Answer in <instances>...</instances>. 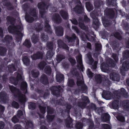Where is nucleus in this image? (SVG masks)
<instances>
[{"mask_svg": "<svg viewBox=\"0 0 129 129\" xmlns=\"http://www.w3.org/2000/svg\"><path fill=\"white\" fill-rule=\"evenodd\" d=\"M113 94L114 96L109 91H107L104 93L103 95L107 100L118 98L121 95L125 98H127L128 97V93L123 88H121L120 90L115 91L114 92Z\"/></svg>", "mask_w": 129, "mask_h": 129, "instance_id": "obj_1", "label": "nucleus"}, {"mask_svg": "<svg viewBox=\"0 0 129 129\" xmlns=\"http://www.w3.org/2000/svg\"><path fill=\"white\" fill-rule=\"evenodd\" d=\"M15 75H16V78L13 76H12L10 78V81L11 82L15 85L17 84L19 80L23 81L21 84V88L22 90H24V93H26L27 84V83L23 81V79L21 75L18 73H16Z\"/></svg>", "mask_w": 129, "mask_h": 129, "instance_id": "obj_2", "label": "nucleus"}, {"mask_svg": "<svg viewBox=\"0 0 129 129\" xmlns=\"http://www.w3.org/2000/svg\"><path fill=\"white\" fill-rule=\"evenodd\" d=\"M23 29V26L21 25L19 26H15L14 25H10L8 27V31L10 33H15L16 34V39L17 41L21 40L23 36L22 30Z\"/></svg>", "mask_w": 129, "mask_h": 129, "instance_id": "obj_3", "label": "nucleus"}, {"mask_svg": "<svg viewBox=\"0 0 129 129\" xmlns=\"http://www.w3.org/2000/svg\"><path fill=\"white\" fill-rule=\"evenodd\" d=\"M9 89L11 92L13 93L14 96L18 97L19 102L21 103H25L26 101V97L24 95L21 93L18 89L16 88L13 86L9 85Z\"/></svg>", "mask_w": 129, "mask_h": 129, "instance_id": "obj_4", "label": "nucleus"}, {"mask_svg": "<svg viewBox=\"0 0 129 129\" xmlns=\"http://www.w3.org/2000/svg\"><path fill=\"white\" fill-rule=\"evenodd\" d=\"M30 15H31L34 17L36 16L37 15L36 10L35 9H34L31 10L29 12V15L27 14L25 15V20L29 23L32 22L34 20V19L33 17H31Z\"/></svg>", "mask_w": 129, "mask_h": 129, "instance_id": "obj_5", "label": "nucleus"}, {"mask_svg": "<svg viewBox=\"0 0 129 129\" xmlns=\"http://www.w3.org/2000/svg\"><path fill=\"white\" fill-rule=\"evenodd\" d=\"M115 64L114 62H112L111 63L109 64V66L105 63H103L101 64V68L103 72L109 73V66L113 67L115 66Z\"/></svg>", "mask_w": 129, "mask_h": 129, "instance_id": "obj_6", "label": "nucleus"}, {"mask_svg": "<svg viewBox=\"0 0 129 129\" xmlns=\"http://www.w3.org/2000/svg\"><path fill=\"white\" fill-rule=\"evenodd\" d=\"M75 2L77 5L74 9V10L77 13H81L83 11V7L81 6L80 0H76Z\"/></svg>", "mask_w": 129, "mask_h": 129, "instance_id": "obj_7", "label": "nucleus"}, {"mask_svg": "<svg viewBox=\"0 0 129 129\" xmlns=\"http://www.w3.org/2000/svg\"><path fill=\"white\" fill-rule=\"evenodd\" d=\"M129 69V61H124L122 65L120 72L123 75H125V71H127Z\"/></svg>", "mask_w": 129, "mask_h": 129, "instance_id": "obj_8", "label": "nucleus"}, {"mask_svg": "<svg viewBox=\"0 0 129 129\" xmlns=\"http://www.w3.org/2000/svg\"><path fill=\"white\" fill-rule=\"evenodd\" d=\"M52 45L53 44L52 43H47V47L50 50L47 52L46 54V57L48 59H50L52 57L54 54V53L52 50L53 48Z\"/></svg>", "mask_w": 129, "mask_h": 129, "instance_id": "obj_9", "label": "nucleus"}, {"mask_svg": "<svg viewBox=\"0 0 129 129\" xmlns=\"http://www.w3.org/2000/svg\"><path fill=\"white\" fill-rule=\"evenodd\" d=\"M47 120L48 122L51 121L54 117V115H51L53 112V110L51 108L49 107H47Z\"/></svg>", "mask_w": 129, "mask_h": 129, "instance_id": "obj_10", "label": "nucleus"}, {"mask_svg": "<svg viewBox=\"0 0 129 129\" xmlns=\"http://www.w3.org/2000/svg\"><path fill=\"white\" fill-rule=\"evenodd\" d=\"M82 98L83 101V103H80L79 106L82 108H85L87 103H89L88 98L86 96L82 95Z\"/></svg>", "mask_w": 129, "mask_h": 129, "instance_id": "obj_11", "label": "nucleus"}, {"mask_svg": "<svg viewBox=\"0 0 129 129\" xmlns=\"http://www.w3.org/2000/svg\"><path fill=\"white\" fill-rule=\"evenodd\" d=\"M110 78L112 80L117 81H119L120 79L119 75L115 72H113L110 74Z\"/></svg>", "mask_w": 129, "mask_h": 129, "instance_id": "obj_12", "label": "nucleus"}, {"mask_svg": "<svg viewBox=\"0 0 129 129\" xmlns=\"http://www.w3.org/2000/svg\"><path fill=\"white\" fill-rule=\"evenodd\" d=\"M58 87L55 86H53L50 89L54 95L57 96L60 94L59 90L60 86L59 85Z\"/></svg>", "mask_w": 129, "mask_h": 129, "instance_id": "obj_13", "label": "nucleus"}, {"mask_svg": "<svg viewBox=\"0 0 129 129\" xmlns=\"http://www.w3.org/2000/svg\"><path fill=\"white\" fill-rule=\"evenodd\" d=\"M12 36L7 35L6 36L5 38L4 42H6V45L8 46V44L10 45L11 47H13L15 46V44L14 43H13L11 44L9 43V42L10 41L12 40Z\"/></svg>", "mask_w": 129, "mask_h": 129, "instance_id": "obj_14", "label": "nucleus"}, {"mask_svg": "<svg viewBox=\"0 0 129 129\" xmlns=\"http://www.w3.org/2000/svg\"><path fill=\"white\" fill-rule=\"evenodd\" d=\"M76 58L77 61L78 62V67L82 70L83 68V65L81 55H79L78 56L76 57Z\"/></svg>", "mask_w": 129, "mask_h": 129, "instance_id": "obj_15", "label": "nucleus"}, {"mask_svg": "<svg viewBox=\"0 0 129 129\" xmlns=\"http://www.w3.org/2000/svg\"><path fill=\"white\" fill-rule=\"evenodd\" d=\"M52 19L55 22L59 23L61 21V19L58 14H54L53 15Z\"/></svg>", "mask_w": 129, "mask_h": 129, "instance_id": "obj_16", "label": "nucleus"}, {"mask_svg": "<svg viewBox=\"0 0 129 129\" xmlns=\"http://www.w3.org/2000/svg\"><path fill=\"white\" fill-rule=\"evenodd\" d=\"M122 105L124 110L129 111V100L124 101L122 102Z\"/></svg>", "mask_w": 129, "mask_h": 129, "instance_id": "obj_17", "label": "nucleus"}, {"mask_svg": "<svg viewBox=\"0 0 129 129\" xmlns=\"http://www.w3.org/2000/svg\"><path fill=\"white\" fill-rule=\"evenodd\" d=\"M43 53L41 52H38L36 54L31 56L32 60H35L37 59L42 58Z\"/></svg>", "mask_w": 129, "mask_h": 129, "instance_id": "obj_18", "label": "nucleus"}, {"mask_svg": "<svg viewBox=\"0 0 129 129\" xmlns=\"http://www.w3.org/2000/svg\"><path fill=\"white\" fill-rule=\"evenodd\" d=\"M118 98H116L115 100L114 99L115 101L113 102L112 104V107L114 109H117L119 108V101L118 100Z\"/></svg>", "mask_w": 129, "mask_h": 129, "instance_id": "obj_19", "label": "nucleus"}, {"mask_svg": "<svg viewBox=\"0 0 129 129\" xmlns=\"http://www.w3.org/2000/svg\"><path fill=\"white\" fill-rule=\"evenodd\" d=\"M56 79L58 82H60L63 81L64 77L63 75L61 74L59 72H57L56 74Z\"/></svg>", "mask_w": 129, "mask_h": 129, "instance_id": "obj_20", "label": "nucleus"}, {"mask_svg": "<svg viewBox=\"0 0 129 129\" xmlns=\"http://www.w3.org/2000/svg\"><path fill=\"white\" fill-rule=\"evenodd\" d=\"M40 80L41 82L44 84H46L48 83V81L47 76L43 74L41 77Z\"/></svg>", "mask_w": 129, "mask_h": 129, "instance_id": "obj_21", "label": "nucleus"}, {"mask_svg": "<svg viewBox=\"0 0 129 129\" xmlns=\"http://www.w3.org/2000/svg\"><path fill=\"white\" fill-rule=\"evenodd\" d=\"M56 33L57 36H61L63 35V28L61 27H56L55 29Z\"/></svg>", "mask_w": 129, "mask_h": 129, "instance_id": "obj_22", "label": "nucleus"}, {"mask_svg": "<svg viewBox=\"0 0 129 129\" xmlns=\"http://www.w3.org/2000/svg\"><path fill=\"white\" fill-rule=\"evenodd\" d=\"M6 94L4 92H2L0 93V102H4L6 99Z\"/></svg>", "mask_w": 129, "mask_h": 129, "instance_id": "obj_23", "label": "nucleus"}, {"mask_svg": "<svg viewBox=\"0 0 129 129\" xmlns=\"http://www.w3.org/2000/svg\"><path fill=\"white\" fill-rule=\"evenodd\" d=\"M39 108L40 109L41 112V113L43 114L42 115H41L39 114H38L40 118L41 119H43L44 118V116L43 114H44L45 113V107H43L41 106H39Z\"/></svg>", "mask_w": 129, "mask_h": 129, "instance_id": "obj_24", "label": "nucleus"}, {"mask_svg": "<svg viewBox=\"0 0 129 129\" xmlns=\"http://www.w3.org/2000/svg\"><path fill=\"white\" fill-rule=\"evenodd\" d=\"M72 120L70 117H69L66 121V125L67 127H71L72 126Z\"/></svg>", "mask_w": 129, "mask_h": 129, "instance_id": "obj_25", "label": "nucleus"}, {"mask_svg": "<svg viewBox=\"0 0 129 129\" xmlns=\"http://www.w3.org/2000/svg\"><path fill=\"white\" fill-rule=\"evenodd\" d=\"M110 117L108 114L106 113L103 114L101 116L102 120L104 121H106L109 120Z\"/></svg>", "mask_w": 129, "mask_h": 129, "instance_id": "obj_26", "label": "nucleus"}, {"mask_svg": "<svg viewBox=\"0 0 129 129\" xmlns=\"http://www.w3.org/2000/svg\"><path fill=\"white\" fill-rule=\"evenodd\" d=\"M60 14L63 19H68V13L66 11L61 10L60 12Z\"/></svg>", "mask_w": 129, "mask_h": 129, "instance_id": "obj_27", "label": "nucleus"}, {"mask_svg": "<svg viewBox=\"0 0 129 129\" xmlns=\"http://www.w3.org/2000/svg\"><path fill=\"white\" fill-rule=\"evenodd\" d=\"M77 83L78 86H81L82 87H84L85 89H86V86L84 84V81L82 78L80 80L78 79Z\"/></svg>", "mask_w": 129, "mask_h": 129, "instance_id": "obj_28", "label": "nucleus"}, {"mask_svg": "<svg viewBox=\"0 0 129 129\" xmlns=\"http://www.w3.org/2000/svg\"><path fill=\"white\" fill-rule=\"evenodd\" d=\"M31 39L32 42L35 44L38 41V36L37 35L34 34L32 37Z\"/></svg>", "mask_w": 129, "mask_h": 129, "instance_id": "obj_29", "label": "nucleus"}, {"mask_svg": "<svg viewBox=\"0 0 129 129\" xmlns=\"http://www.w3.org/2000/svg\"><path fill=\"white\" fill-rule=\"evenodd\" d=\"M44 70L45 72L47 74L50 75L51 73V69L49 66H46Z\"/></svg>", "mask_w": 129, "mask_h": 129, "instance_id": "obj_30", "label": "nucleus"}, {"mask_svg": "<svg viewBox=\"0 0 129 129\" xmlns=\"http://www.w3.org/2000/svg\"><path fill=\"white\" fill-rule=\"evenodd\" d=\"M7 50L6 48L2 47H0V54L2 56H4L6 54Z\"/></svg>", "mask_w": 129, "mask_h": 129, "instance_id": "obj_31", "label": "nucleus"}, {"mask_svg": "<svg viewBox=\"0 0 129 129\" xmlns=\"http://www.w3.org/2000/svg\"><path fill=\"white\" fill-rule=\"evenodd\" d=\"M23 45L28 48H29L31 46V44L30 41L26 39L23 43Z\"/></svg>", "mask_w": 129, "mask_h": 129, "instance_id": "obj_32", "label": "nucleus"}, {"mask_svg": "<svg viewBox=\"0 0 129 129\" xmlns=\"http://www.w3.org/2000/svg\"><path fill=\"white\" fill-rule=\"evenodd\" d=\"M86 6L87 9L89 11L93 9L92 5L89 2H87L86 3Z\"/></svg>", "mask_w": 129, "mask_h": 129, "instance_id": "obj_33", "label": "nucleus"}, {"mask_svg": "<svg viewBox=\"0 0 129 129\" xmlns=\"http://www.w3.org/2000/svg\"><path fill=\"white\" fill-rule=\"evenodd\" d=\"M27 121V122L25 121L26 124V125L25 126L26 128H29V127H32L33 126V125L32 122L30 120Z\"/></svg>", "mask_w": 129, "mask_h": 129, "instance_id": "obj_34", "label": "nucleus"}, {"mask_svg": "<svg viewBox=\"0 0 129 129\" xmlns=\"http://www.w3.org/2000/svg\"><path fill=\"white\" fill-rule=\"evenodd\" d=\"M48 21H45V30L46 31H49L50 33L51 32V28L48 23Z\"/></svg>", "mask_w": 129, "mask_h": 129, "instance_id": "obj_35", "label": "nucleus"}, {"mask_svg": "<svg viewBox=\"0 0 129 129\" xmlns=\"http://www.w3.org/2000/svg\"><path fill=\"white\" fill-rule=\"evenodd\" d=\"M7 21L10 24H12L15 22V19L14 18L9 16H8L7 18Z\"/></svg>", "mask_w": 129, "mask_h": 129, "instance_id": "obj_36", "label": "nucleus"}, {"mask_svg": "<svg viewBox=\"0 0 129 129\" xmlns=\"http://www.w3.org/2000/svg\"><path fill=\"white\" fill-rule=\"evenodd\" d=\"M24 63L26 65H28L30 62V61L26 56H24L22 59Z\"/></svg>", "mask_w": 129, "mask_h": 129, "instance_id": "obj_37", "label": "nucleus"}, {"mask_svg": "<svg viewBox=\"0 0 129 129\" xmlns=\"http://www.w3.org/2000/svg\"><path fill=\"white\" fill-rule=\"evenodd\" d=\"M31 74L34 77H37L39 75V72L37 70H33L31 72Z\"/></svg>", "mask_w": 129, "mask_h": 129, "instance_id": "obj_38", "label": "nucleus"}, {"mask_svg": "<svg viewBox=\"0 0 129 129\" xmlns=\"http://www.w3.org/2000/svg\"><path fill=\"white\" fill-rule=\"evenodd\" d=\"M65 57L61 55H57L56 57V59L58 62H60L62 60L64 59Z\"/></svg>", "mask_w": 129, "mask_h": 129, "instance_id": "obj_39", "label": "nucleus"}, {"mask_svg": "<svg viewBox=\"0 0 129 129\" xmlns=\"http://www.w3.org/2000/svg\"><path fill=\"white\" fill-rule=\"evenodd\" d=\"M46 64V63L45 62L42 61L38 64V67L40 70H43Z\"/></svg>", "mask_w": 129, "mask_h": 129, "instance_id": "obj_40", "label": "nucleus"}, {"mask_svg": "<svg viewBox=\"0 0 129 129\" xmlns=\"http://www.w3.org/2000/svg\"><path fill=\"white\" fill-rule=\"evenodd\" d=\"M35 27L36 30L40 31L42 29V26L40 24L38 23L36 24Z\"/></svg>", "mask_w": 129, "mask_h": 129, "instance_id": "obj_41", "label": "nucleus"}, {"mask_svg": "<svg viewBox=\"0 0 129 129\" xmlns=\"http://www.w3.org/2000/svg\"><path fill=\"white\" fill-rule=\"evenodd\" d=\"M123 55L124 58H129V51H125L123 53Z\"/></svg>", "mask_w": 129, "mask_h": 129, "instance_id": "obj_42", "label": "nucleus"}, {"mask_svg": "<svg viewBox=\"0 0 129 129\" xmlns=\"http://www.w3.org/2000/svg\"><path fill=\"white\" fill-rule=\"evenodd\" d=\"M117 119L119 121L121 122H124L125 121V119L124 117L120 115H119L116 116Z\"/></svg>", "mask_w": 129, "mask_h": 129, "instance_id": "obj_43", "label": "nucleus"}, {"mask_svg": "<svg viewBox=\"0 0 129 129\" xmlns=\"http://www.w3.org/2000/svg\"><path fill=\"white\" fill-rule=\"evenodd\" d=\"M117 119L119 121L121 122H124L125 121V119L124 117L120 115H119L116 116Z\"/></svg>", "mask_w": 129, "mask_h": 129, "instance_id": "obj_44", "label": "nucleus"}, {"mask_svg": "<svg viewBox=\"0 0 129 129\" xmlns=\"http://www.w3.org/2000/svg\"><path fill=\"white\" fill-rule=\"evenodd\" d=\"M82 124L80 122L77 123L75 125V127L77 129H81L82 128Z\"/></svg>", "mask_w": 129, "mask_h": 129, "instance_id": "obj_45", "label": "nucleus"}, {"mask_svg": "<svg viewBox=\"0 0 129 129\" xmlns=\"http://www.w3.org/2000/svg\"><path fill=\"white\" fill-rule=\"evenodd\" d=\"M75 84L73 80L69 79L68 82V85L69 86L72 87Z\"/></svg>", "mask_w": 129, "mask_h": 129, "instance_id": "obj_46", "label": "nucleus"}, {"mask_svg": "<svg viewBox=\"0 0 129 129\" xmlns=\"http://www.w3.org/2000/svg\"><path fill=\"white\" fill-rule=\"evenodd\" d=\"M95 78L97 79L96 81L98 83H101L102 81V78L100 75H96L95 76Z\"/></svg>", "mask_w": 129, "mask_h": 129, "instance_id": "obj_47", "label": "nucleus"}, {"mask_svg": "<svg viewBox=\"0 0 129 129\" xmlns=\"http://www.w3.org/2000/svg\"><path fill=\"white\" fill-rule=\"evenodd\" d=\"M15 66H14L13 65L9 66L8 67L9 71L10 72L14 71L15 70Z\"/></svg>", "mask_w": 129, "mask_h": 129, "instance_id": "obj_48", "label": "nucleus"}, {"mask_svg": "<svg viewBox=\"0 0 129 129\" xmlns=\"http://www.w3.org/2000/svg\"><path fill=\"white\" fill-rule=\"evenodd\" d=\"M29 108L31 109H34L35 108V104L33 103H30L28 105Z\"/></svg>", "mask_w": 129, "mask_h": 129, "instance_id": "obj_49", "label": "nucleus"}, {"mask_svg": "<svg viewBox=\"0 0 129 129\" xmlns=\"http://www.w3.org/2000/svg\"><path fill=\"white\" fill-rule=\"evenodd\" d=\"M76 38L75 34H74L72 37H70L68 36L66 37L67 39L68 40L69 42H72V39H75Z\"/></svg>", "mask_w": 129, "mask_h": 129, "instance_id": "obj_50", "label": "nucleus"}, {"mask_svg": "<svg viewBox=\"0 0 129 129\" xmlns=\"http://www.w3.org/2000/svg\"><path fill=\"white\" fill-rule=\"evenodd\" d=\"M40 12L41 16L42 17H44V16L45 15L46 11H45V10L44 9H41L40 10Z\"/></svg>", "mask_w": 129, "mask_h": 129, "instance_id": "obj_51", "label": "nucleus"}, {"mask_svg": "<svg viewBox=\"0 0 129 129\" xmlns=\"http://www.w3.org/2000/svg\"><path fill=\"white\" fill-rule=\"evenodd\" d=\"M12 105L14 107L16 108H18L19 107L18 104L16 102H13L12 104Z\"/></svg>", "mask_w": 129, "mask_h": 129, "instance_id": "obj_52", "label": "nucleus"}, {"mask_svg": "<svg viewBox=\"0 0 129 129\" xmlns=\"http://www.w3.org/2000/svg\"><path fill=\"white\" fill-rule=\"evenodd\" d=\"M87 75L89 77H92V76L93 73L90 71L89 69H88L87 71Z\"/></svg>", "mask_w": 129, "mask_h": 129, "instance_id": "obj_53", "label": "nucleus"}, {"mask_svg": "<svg viewBox=\"0 0 129 129\" xmlns=\"http://www.w3.org/2000/svg\"><path fill=\"white\" fill-rule=\"evenodd\" d=\"M114 36L119 40H121L122 38L120 34L119 33L117 32H116L114 34Z\"/></svg>", "mask_w": 129, "mask_h": 129, "instance_id": "obj_54", "label": "nucleus"}, {"mask_svg": "<svg viewBox=\"0 0 129 129\" xmlns=\"http://www.w3.org/2000/svg\"><path fill=\"white\" fill-rule=\"evenodd\" d=\"M93 22L94 24L97 25H98L99 24V21L98 18H95L93 19Z\"/></svg>", "mask_w": 129, "mask_h": 129, "instance_id": "obj_55", "label": "nucleus"}, {"mask_svg": "<svg viewBox=\"0 0 129 129\" xmlns=\"http://www.w3.org/2000/svg\"><path fill=\"white\" fill-rule=\"evenodd\" d=\"M103 128L104 129H110V126L107 124H103L102 125Z\"/></svg>", "mask_w": 129, "mask_h": 129, "instance_id": "obj_56", "label": "nucleus"}, {"mask_svg": "<svg viewBox=\"0 0 129 129\" xmlns=\"http://www.w3.org/2000/svg\"><path fill=\"white\" fill-rule=\"evenodd\" d=\"M12 121L14 123L19 121L18 119L16 117V116H14L12 119Z\"/></svg>", "mask_w": 129, "mask_h": 129, "instance_id": "obj_57", "label": "nucleus"}, {"mask_svg": "<svg viewBox=\"0 0 129 129\" xmlns=\"http://www.w3.org/2000/svg\"><path fill=\"white\" fill-rule=\"evenodd\" d=\"M41 38L44 41H47L48 39L47 36L45 35L44 34L42 35Z\"/></svg>", "mask_w": 129, "mask_h": 129, "instance_id": "obj_58", "label": "nucleus"}, {"mask_svg": "<svg viewBox=\"0 0 129 129\" xmlns=\"http://www.w3.org/2000/svg\"><path fill=\"white\" fill-rule=\"evenodd\" d=\"M113 58L114 59L116 62L118 61V56L117 55L115 54H113L112 55Z\"/></svg>", "mask_w": 129, "mask_h": 129, "instance_id": "obj_59", "label": "nucleus"}, {"mask_svg": "<svg viewBox=\"0 0 129 129\" xmlns=\"http://www.w3.org/2000/svg\"><path fill=\"white\" fill-rule=\"evenodd\" d=\"M7 6L8 9H12V7L10 3L8 2L5 5Z\"/></svg>", "mask_w": 129, "mask_h": 129, "instance_id": "obj_60", "label": "nucleus"}, {"mask_svg": "<svg viewBox=\"0 0 129 129\" xmlns=\"http://www.w3.org/2000/svg\"><path fill=\"white\" fill-rule=\"evenodd\" d=\"M23 115V113L20 110L18 111L17 112V115L18 118L20 117V116H22Z\"/></svg>", "mask_w": 129, "mask_h": 129, "instance_id": "obj_61", "label": "nucleus"}, {"mask_svg": "<svg viewBox=\"0 0 129 129\" xmlns=\"http://www.w3.org/2000/svg\"><path fill=\"white\" fill-rule=\"evenodd\" d=\"M69 60L72 65L74 64L76 62L75 60L72 58H69Z\"/></svg>", "mask_w": 129, "mask_h": 129, "instance_id": "obj_62", "label": "nucleus"}, {"mask_svg": "<svg viewBox=\"0 0 129 129\" xmlns=\"http://www.w3.org/2000/svg\"><path fill=\"white\" fill-rule=\"evenodd\" d=\"M101 45L100 44H97L96 45L95 47L97 50H99L101 49Z\"/></svg>", "mask_w": 129, "mask_h": 129, "instance_id": "obj_63", "label": "nucleus"}, {"mask_svg": "<svg viewBox=\"0 0 129 129\" xmlns=\"http://www.w3.org/2000/svg\"><path fill=\"white\" fill-rule=\"evenodd\" d=\"M97 63V61H95L94 63V65H92L91 66V69H95L96 67V64Z\"/></svg>", "mask_w": 129, "mask_h": 129, "instance_id": "obj_64", "label": "nucleus"}]
</instances>
